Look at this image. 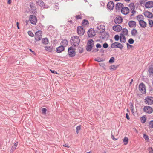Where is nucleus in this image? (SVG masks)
<instances>
[{
    "label": "nucleus",
    "instance_id": "1",
    "mask_svg": "<svg viewBox=\"0 0 153 153\" xmlns=\"http://www.w3.org/2000/svg\"><path fill=\"white\" fill-rule=\"evenodd\" d=\"M80 42V40L79 37L77 36L72 37L71 39V44L74 46H78Z\"/></svg>",
    "mask_w": 153,
    "mask_h": 153
},
{
    "label": "nucleus",
    "instance_id": "2",
    "mask_svg": "<svg viewBox=\"0 0 153 153\" xmlns=\"http://www.w3.org/2000/svg\"><path fill=\"white\" fill-rule=\"evenodd\" d=\"M94 42L92 39L88 40L86 46V50L88 52L91 51L93 47L94 46Z\"/></svg>",
    "mask_w": 153,
    "mask_h": 153
},
{
    "label": "nucleus",
    "instance_id": "3",
    "mask_svg": "<svg viewBox=\"0 0 153 153\" xmlns=\"http://www.w3.org/2000/svg\"><path fill=\"white\" fill-rule=\"evenodd\" d=\"M144 102L146 104L151 105L153 104V97L151 96H147L144 99Z\"/></svg>",
    "mask_w": 153,
    "mask_h": 153
},
{
    "label": "nucleus",
    "instance_id": "4",
    "mask_svg": "<svg viewBox=\"0 0 153 153\" xmlns=\"http://www.w3.org/2000/svg\"><path fill=\"white\" fill-rule=\"evenodd\" d=\"M123 47V46L121 43L118 42H115L111 45V47L109 48H118L122 50Z\"/></svg>",
    "mask_w": 153,
    "mask_h": 153
},
{
    "label": "nucleus",
    "instance_id": "5",
    "mask_svg": "<svg viewBox=\"0 0 153 153\" xmlns=\"http://www.w3.org/2000/svg\"><path fill=\"white\" fill-rule=\"evenodd\" d=\"M105 29V27L102 25L97 26L96 29V31L98 33H103Z\"/></svg>",
    "mask_w": 153,
    "mask_h": 153
},
{
    "label": "nucleus",
    "instance_id": "6",
    "mask_svg": "<svg viewBox=\"0 0 153 153\" xmlns=\"http://www.w3.org/2000/svg\"><path fill=\"white\" fill-rule=\"evenodd\" d=\"M68 54L69 56L71 57H73L75 55L76 52L73 50L72 47H71L68 48Z\"/></svg>",
    "mask_w": 153,
    "mask_h": 153
},
{
    "label": "nucleus",
    "instance_id": "7",
    "mask_svg": "<svg viewBox=\"0 0 153 153\" xmlns=\"http://www.w3.org/2000/svg\"><path fill=\"white\" fill-rule=\"evenodd\" d=\"M42 31L40 30L37 31L35 33V39L37 41H39L42 39Z\"/></svg>",
    "mask_w": 153,
    "mask_h": 153
},
{
    "label": "nucleus",
    "instance_id": "8",
    "mask_svg": "<svg viewBox=\"0 0 153 153\" xmlns=\"http://www.w3.org/2000/svg\"><path fill=\"white\" fill-rule=\"evenodd\" d=\"M29 20L32 24L33 25L36 24L37 19L35 15H30Z\"/></svg>",
    "mask_w": 153,
    "mask_h": 153
},
{
    "label": "nucleus",
    "instance_id": "9",
    "mask_svg": "<svg viewBox=\"0 0 153 153\" xmlns=\"http://www.w3.org/2000/svg\"><path fill=\"white\" fill-rule=\"evenodd\" d=\"M139 89L140 92L143 94L146 93V87L145 85L142 83H140L139 85Z\"/></svg>",
    "mask_w": 153,
    "mask_h": 153
},
{
    "label": "nucleus",
    "instance_id": "10",
    "mask_svg": "<svg viewBox=\"0 0 153 153\" xmlns=\"http://www.w3.org/2000/svg\"><path fill=\"white\" fill-rule=\"evenodd\" d=\"M85 30L82 26H79L77 27V32L80 36L83 35L85 33Z\"/></svg>",
    "mask_w": 153,
    "mask_h": 153
},
{
    "label": "nucleus",
    "instance_id": "11",
    "mask_svg": "<svg viewBox=\"0 0 153 153\" xmlns=\"http://www.w3.org/2000/svg\"><path fill=\"white\" fill-rule=\"evenodd\" d=\"M143 111L144 112L148 114H151L153 112L152 108L149 106H146L144 107Z\"/></svg>",
    "mask_w": 153,
    "mask_h": 153
},
{
    "label": "nucleus",
    "instance_id": "12",
    "mask_svg": "<svg viewBox=\"0 0 153 153\" xmlns=\"http://www.w3.org/2000/svg\"><path fill=\"white\" fill-rule=\"evenodd\" d=\"M122 19L120 16H118L114 20L115 23L117 24H119L122 22Z\"/></svg>",
    "mask_w": 153,
    "mask_h": 153
},
{
    "label": "nucleus",
    "instance_id": "13",
    "mask_svg": "<svg viewBox=\"0 0 153 153\" xmlns=\"http://www.w3.org/2000/svg\"><path fill=\"white\" fill-rule=\"evenodd\" d=\"M88 36L89 37H92L95 35L94 31L92 29H90L88 31Z\"/></svg>",
    "mask_w": 153,
    "mask_h": 153
},
{
    "label": "nucleus",
    "instance_id": "14",
    "mask_svg": "<svg viewBox=\"0 0 153 153\" xmlns=\"http://www.w3.org/2000/svg\"><path fill=\"white\" fill-rule=\"evenodd\" d=\"M129 9L128 7H123L121 9V12L123 14L126 15L129 13Z\"/></svg>",
    "mask_w": 153,
    "mask_h": 153
},
{
    "label": "nucleus",
    "instance_id": "15",
    "mask_svg": "<svg viewBox=\"0 0 153 153\" xmlns=\"http://www.w3.org/2000/svg\"><path fill=\"white\" fill-rule=\"evenodd\" d=\"M114 7V3L112 1H110L107 4V8L110 10L113 9Z\"/></svg>",
    "mask_w": 153,
    "mask_h": 153
},
{
    "label": "nucleus",
    "instance_id": "16",
    "mask_svg": "<svg viewBox=\"0 0 153 153\" xmlns=\"http://www.w3.org/2000/svg\"><path fill=\"white\" fill-rule=\"evenodd\" d=\"M113 29L114 30L117 31L119 32L122 29L121 26L119 25H117L113 26L112 27Z\"/></svg>",
    "mask_w": 153,
    "mask_h": 153
},
{
    "label": "nucleus",
    "instance_id": "17",
    "mask_svg": "<svg viewBox=\"0 0 153 153\" xmlns=\"http://www.w3.org/2000/svg\"><path fill=\"white\" fill-rule=\"evenodd\" d=\"M143 14L146 17L149 18H152L153 16L152 13L149 11H146Z\"/></svg>",
    "mask_w": 153,
    "mask_h": 153
},
{
    "label": "nucleus",
    "instance_id": "18",
    "mask_svg": "<svg viewBox=\"0 0 153 153\" xmlns=\"http://www.w3.org/2000/svg\"><path fill=\"white\" fill-rule=\"evenodd\" d=\"M145 6L146 7L148 8L153 7V1H150L146 2Z\"/></svg>",
    "mask_w": 153,
    "mask_h": 153
},
{
    "label": "nucleus",
    "instance_id": "19",
    "mask_svg": "<svg viewBox=\"0 0 153 153\" xmlns=\"http://www.w3.org/2000/svg\"><path fill=\"white\" fill-rule=\"evenodd\" d=\"M36 4L37 5H39L41 8H45L44 3L42 1L38 0L37 1H36Z\"/></svg>",
    "mask_w": 153,
    "mask_h": 153
},
{
    "label": "nucleus",
    "instance_id": "20",
    "mask_svg": "<svg viewBox=\"0 0 153 153\" xmlns=\"http://www.w3.org/2000/svg\"><path fill=\"white\" fill-rule=\"evenodd\" d=\"M65 49V48L62 46L60 45L56 48V51L58 53H60Z\"/></svg>",
    "mask_w": 153,
    "mask_h": 153
},
{
    "label": "nucleus",
    "instance_id": "21",
    "mask_svg": "<svg viewBox=\"0 0 153 153\" xmlns=\"http://www.w3.org/2000/svg\"><path fill=\"white\" fill-rule=\"evenodd\" d=\"M123 4L118 3L116 4V10H121L122 8L123 7Z\"/></svg>",
    "mask_w": 153,
    "mask_h": 153
},
{
    "label": "nucleus",
    "instance_id": "22",
    "mask_svg": "<svg viewBox=\"0 0 153 153\" xmlns=\"http://www.w3.org/2000/svg\"><path fill=\"white\" fill-rule=\"evenodd\" d=\"M140 26L142 28H145L147 26V23L143 20H140L139 22Z\"/></svg>",
    "mask_w": 153,
    "mask_h": 153
},
{
    "label": "nucleus",
    "instance_id": "23",
    "mask_svg": "<svg viewBox=\"0 0 153 153\" xmlns=\"http://www.w3.org/2000/svg\"><path fill=\"white\" fill-rule=\"evenodd\" d=\"M128 25L130 27H135L136 26V22L134 21H130L128 22Z\"/></svg>",
    "mask_w": 153,
    "mask_h": 153
},
{
    "label": "nucleus",
    "instance_id": "24",
    "mask_svg": "<svg viewBox=\"0 0 153 153\" xmlns=\"http://www.w3.org/2000/svg\"><path fill=\"white\" fill-rule=\"evenodd\" d=\"M61 45L62 46L64 47L67 46L68 44V42L66 39L63 40L60 43Z\"/></svg>",
    "mask_w": 153,
    "mask_h": 153
},
{
    "label": "nucleus",
    "instance_id": "25",
    "mask_svg": "<svg viewBox=\"0 0 153 153\" xmlns=\"http://www.w3.org/2000/svg\"><path fill=\"white\" fill-rule=\"evenodd\" d=\"M120 42H121L125 43L126 42V38L122 34L120 35Z\"/></svg>",
    "mask_w": 153,
    "mask_h": 153
},
{
    "label": "nucleus",
    "instance_id": "26",
    "mask_svg": "<svg viewBox=\"0 0 153 153\" xmlns=\"http://www.w3.org/2000/svg\"><path fill=\"white\" fill-rule=\"evenodd\" d=\"M120 34L124 35H127L128 34V30L126 28H123L122 29L121 33Z\"/></svg>",
    "mask_w": 153,
    "mask_h": 153
},
{
    "label": "nucleus",
    "instance_id": "27",
    "mask_svg": "<svg viewBox=\"0 0 153 153\" xmlns=\"http://www.w3.org/2000/svg\"><path fill=\"white\" fill-rule=\"evenodd\" d=\"M137 19L140 22V20H143L144 19V16L142 15H139L137 17Z\"/></svg>",
    "mask_w": 153,
    "mask_h": 153
},
{
    "label": "nucleus",
    "instance_id": "28",
    "mask_svg": "<svg viewBox=\"0 0 153 153\" xmlns=\"http://www.w3.org/2000/svg\"><path fill=\"white\" fill-rule=\"evenodd\" d=\"M138 33L137 30L135 29H133L131 31V34L132 36H135Z\"/></svg>",
    "mask_w": 153,
    "mask_h": 153
},
{
    "label": "nucleus",
    "instance_id": "29",
    "mask_svg": "<svg viewBox=\"0 0 153 153\" xmlns=\"http://www.w3.org/2000/svg\"><path fill=\"white\" fill-rule=\"evenodd\" d=\"M42 43L46 45L48 43V40L47 38H44L42 40Z\"/></svg>",
    "mask_w": 153,
    "mask_h": 153
},
{
    "label": "nucleus",
    "instance_id": "30",
    "mask_svg": "<svg viewBox=\"0 0 153 153\" xmlns=\"http://www.w3.org/2000/svg\"><path fill=\"white\" fill-rule=\"evenodd\" d=\"M148 72L150 76L153 75V68L152 67L150 68L148 70Z\"/></svg>",
    "mask_w": 153,
    "mask_h": 153
},
{
    "label": "nucleus",
    "instance_id": "31",
    "mask_svg": "<svg viewBox=\"0 0 153 153\" xmlns=\"http://www.w3.org/2000/svg\"><path fill=\"white\" fill-rule=\"evenodd\" d=\"M128 141V139L127 137H125L123 139V142L124 144L125 145H127Z\"/></svg>",
    "mask_w": 153,
    "mask_h": 153
},
{
    "label": "nucleus",
    "instance_id": "32",
    "mask_svg": "<svg viewBox=\"0 0 153 153\" xmlns=\"http://www.w3.org/2000/svg\"><path fill=\"white\" fill-rule=\"evenodd\" d=\"M129 7L131 10H132L133 9H135V8L134 4L133 3H131L129 5Z\"/></svg>",
    "mask_w": 153,
    "mask_h": 153
},
{
    "label": "nucleus",
    "instance_id": "33",
    "mask_svg": "<svg viewBox=\"0 0 153 153\" xmlns=\"http://www.w3.org/2000/svg\"><path fill=\"white\" fill-rule=\"evenodd\" d=\"M146 120V117L145 116H143L141 119V122L142 123H144Z\"/></svg>",
    "mask_w": 153,
    "mask_h": 153
},
{
    "label": "nucleus",
    "instance_id": "34",
    "mask_svg": "<svg viewBox=\"0 0 153 153\" xmlns=\"http://www.w3.org/2000/svg\"><path fill=\"white\" fill-rule=\"evenodd\" d=\"M45 49L46 51H48L49 52H51L52 51V47L51 46L46 47H45Z\"/></svg>",
    "mask_w": 153,
    "mask_h": 153
},
{
    "label": "nucleus",
    "instance_id": "35",
    "mask_svg": "<svg viewBox=\"0 0 153 153\" xmlns=\"http://www.w3.org/2000/svg\"><path fill=\"white\" fill-rule=\"evenodd\" d=\"M149 24L151 27L153 26V21L151 19H149Z\"/></svg>",
    "mask_w": 153,
    "mask_h": 153
},
{
    "label": "nucleus",
    "instance_id": "36",
    "mask_svg": "<svg viewBox=\"0 0 153 153\" xmlns=\"http://www.w3.org/2000/svg\"><path fill=\"white\" fill-rule=\"evenodd\" d=\"M83 25L85 26L88 24V22L86 20H84L82 22Z\"/></svg>",
    "mask_w": 153,
    "mask_h": 153
},
{
    "label": "nucleus",
    "instance_id": "37",
    "mask_svg": "<svg viewBox=\"0 0 153 153\" xmlns=\"http://www.w3.org/2000/svg\"><path fill=\"white\" fill-rule=\"evenodd\" d=\"M30 8H29L30 10L31 11L34 8V6L33 3L30 4Z\"/></svg>",
    "mask_w": 153,
    "mask_h": 153
},
{
    "label": "nucleus",
    "instance_id": "38",
    "mask_svg": "<svg viewBox=\"0 0 153 153\" xmlns=\"http://www.w3.org/2000/svg\"><path fill=\"white\" fill-rule=\"evenodd\" d=\"M114 58L113 57H111L110 58V59L109 60V62L111 63H112L114 62Z\"/></svg>",
    "mask_w": 153,
    "mask_h": 153
},
{
    "label": "nucleus",
    "instance_id": "39",
    "mask_svg": "<svg viewBox=\"0 0 153 153\" xmlns=\"http://www.w3.org/2000/svg\"><path fill=\"white\" fill-rule=\"evenodd\" d=\"M117 68V66H115L114 65H112L111 66L110 68V70H116Z\"/></svg>",
    "mask_w": 153,
    "mask_h": 153
},
{
    "label": "nucleus",
    "instance_id": "40",
    "mask_svg": "<svg viewBox=\"0 0 153 153\" xmlns=\"http://www.w3.org/2000/svg\"><path fill=\"white\" fill-rule=\"evenodd\" d=\"M149 128H153V120L151 121L149 123Z\"/></svg>",
    "mask_w": 153,
    "mask_h": 153
},
{
    "label": "nucleus",
    "instance_id": "41",
    "mask_svg": "<svg viewBox=\"0 0 153 153\" xmlns=\"http://www.w3.org/2000/svg\"><path fill=\"white\" fill-rule=\"evenodd\" d=\"M54 29V27L52 25H50L48 28V30H53Z\"/></svg>",
    "mask_w": 153,
    "mask_h": 153
},
{
    "label": "nucleus",
    "instance_id": "42",
    "mask_svg": "<svg viewBox=\"0 0 153 153\" xmlns=\"http://www.w3.org/2000/svg\"><path fill=\"white\" fill-rule=\"evenodd\" d=\"M76 132L77 134H78L79 131L81 129V126H77L76 128Z\"/></svg>",
    "mask_w": 153,
    "mask_h": 153
},
{
    "label": "nucleus",
    "instance_id": "43",
    "mask_svg": "<svg viewBox=\"0 0 153 153\" xmlns=\"http://www.w3.org/2000/svg\"><path fill=\"white\" fill-rule=\"evenodd\" d=\"M128 42L130 44H133L134 42V40L132 38H130L128 40Z\"/></svg>",
    "mask_w": 153,
    "mask_h": 153
},
{
    "label": "nucleus",
    "instance_id": "44",
    "mask_svg": "<svg viewBox=\"0 0 153 153\" xmlns=\"http://www.w3.org/2000/svg\"><path fill=\"white\" fill-rule=\"evenodd\" d=\"M28 35L31 37H33L34 36V34L31 31H28Z\"/></svg>",
    "mask_w": 153,
    "mask_h": 153
},
{
    "label": "nucleus",
    "instance_id": "45",
    "mask_svg": "<svg viewBox=\"0 0 153 153\" xmlns=\"http://www.w3.org/2000/svg\"><path fill=\"white\" fill-rule=\"evenodd\" d=\"M147 150L149 151V153H153V149L152 147H149L147 149Z\"/></svg>",
    "mask_w": 153,
    "mask_h": 153
},
{
    "label": "nucleus",
    "instance_id": "46",
    "mask_svg": "<svg viewBox=\"0 0 153 153\" xmlns=\"http://www.w3.org/2000/svg\"><path fill=\"white\" fill-rule=\"evenodd\" d=\"M120 38V36L118 35H115L114 37V39L116 41H118Z\"/></svg>",
    "mask_w": 153,
    "mask_h": 153
},
{
    "label": "nucleus",
    "instance_id": "47",
    "mask_svg": "<svg viewBox=\"0 0 153 153\" xmlns=\"http://www.w3.org/2000/svg\"><path fill=\"white\" fill-rule=\"evenodd\" d=\"M47 110L45 108H43L42 109V114H45L46 113Z\"/></svg>",
    "mask_w": 153,
    "mask_h": 153
},
{
    "label": "nucleus",
    "instance_id": "48",
    "mask_svg": "<svg viewBox=\"0 0 153 153\" xmlns=\"http://www.w3.org/2000/svg\"><path fill=\"white\" fill-rule=\"evenodd\" d=\"M108 46V45L107 43H104L103 45V47L105 48H107Z\"/></svg>",
    "mask_w": 153,
    "mask_h": 153
},
{
    "label": "nucleus",
    "instance_id": "49",
    "mask_svg": "<svg viewBox=\"0 0 153 153\" xmlns=\"http://www.w3.org/2000/svg\"><path fill=\"white\" fill-rule=\"evenodd\" d=\"M143 137L146 140H149V138L148 136L145 134H144L143 135Z\"/></svg>",
    "mask_w": 153,
    "mask_h": 153
},
{
    "label": "nucleus",
    "instance_id": "50",
    "mask_svg": "<svg viewBox=\"0 0 153 153\" xmlns=\"http://www.w3.org/2000/svg\"><path fill=\"white\" fill-rule=\"evenodd\" d=\"M147 0H140V3L141 4H143Z\"/></svg>",
    "mask_w": 153,
    "mask_h": 153
},
{
    "label": "nucleus",
    "instance_id": "51",
    "mask_svg": "<svg viewBox=\"0 0 153 153\" xmlns=\"http://www.w3.org/2000/svg\"><path fill=\"white\" fill-rule=\"evenodd\" d=\"M135 9H133L131 11L132 14L131 15V16H133L136 13V11L134 10Z\"/></svg>",
    "mask_w": 153,
    "mask_h": 153
},
{
    "label": "nucleus",
    "instance_id": "52",
    "mask_svg": "<svg viewBox=\"0 0 153 153\" xmlns=\"http://www.w3.org/2000/svg\"><path fill=\"white\" fill-rule=\"evenodd\" d=\"M103 34H104V35H105V36H102V38L104 39L106 37H108V35L107 33H103Z\"/></svg>",
    "mask_w": 153,
    "mask_h": 153
},
{
    "label": "nucleus",
    "instance_id": "53",
    "mask_svg": "<svg viewBox=\"0 0 153 153\" xmlns=\"http://www.w3.org/2000/svg\"><path fill=\"white\" fill-rule=\"evenodd\" d=\"M16 146H14V145H13L11 148V151L12 152H13V151L16 149Z\"/></svg>",
    "mask_w": 153,
    "mask_h": 153
},
{
    "label": "nucleus",
    "instance_id": "54",
    "mask_svg": "<svg viewBox=\"0 0 153 153\" xmlns=\"http://www.w3.org/2000/svg\"><path fill=\"white\" fill-rule=\"evenodd\" d=\"M76 18L77 19H81L82 17L80 15H77L76 16Z\"/></svg>",
    "mask_w": 153,
    "mask_h": 153
},
{
    "label": "nucleus",
    "instance_id": "55",
    "mask_svg": "<svg viewBox=\"0 0 153 153\" xmlns=\"http://www.w3.org/2000/svg\"><path fill=\"white\" fill-rule=\"evenodd\" d=\"M96 47L97 48H100L101 47V45L100 44L97 43L96 45Z\"/></svg>",
    "mask_w": 153,
    "mask_h": 153
},
{
    "label": "nucleus",
    "instance_id": "56",
    "mask_svg": "<svg viewBox=\"0 0 153 153\" xmlns=\"http://www.w3.org/2000/svg\"><path fill=\"white\" fill-rule=\"evenodd\" d=\"M100 66L104 68L105 66V64L103 63H100L99 64Z\"/></svg>",
    "mask_w": 153,
    "mask_h": 153
},
{
    "label": "nucleus",
    "instance_id": "57",
    "mask_svg": "<svg viewBox=\"0 0 153 153\" xmlns=\"http://www.w3.org/2000/svg\"><path fill=\"white\" fill-rule=\"evenodd\" d=\"M126 45H127V47L128 49H129L130 48H131L132 47V45H131L128 44V43H127Z\"/></svg>",
    "mask_w": 153,
    "mask_h": 153
},
{
    "label": "nucleus",
    "instance_id": "58",
    "mask_svg": "<svg viewBox=\"0 0 153 153\" xmlns=\"http://www.w3.org/2000/svg\"><path fill=\"white\" fill-rule=\"evenodd\" d=\"M111 138L114 140H117V139H116L114 138V135L112 134L111 135Z\"/></svg>",
    "mask_w": 153,
    "mask_h": 153
},
{
    "label": "nucleus",
    "instance_id": "59",
    "mask_svg": "<svg viewBox=\"0 0 153 153\" xmlns=\"http://www.w3.org/2000/svg\"><path fill=\"white\" fill-rule=\"evenodd\" d=\"M50 71L51 72V73H55V74H58L57 73L56 71H55L54 70H52L51 69L50 70Z\"/></svg>",
    "mask_w": 153,
    "mask_h": 153
},
{
    "label": "nucleus",
    "instance_id": "60",
    "mask_svg": "<svg viewBox=\"0 0 153 153\" xmlns=\"http://www.w3.org/2000/svg\"><path fill=\"white\" fill-rule=\"evenodd\" d=\"M63 146H65V147H66L68 148H69L70 147L69 145L68 144H63Z\"/></svg>",
    "mask_w": 153,
    "mask_h": 153
},
{
    "label": "nucleus",
    "instance_id": "61",
    "mask_svg": "<svg viewBox=\"0 0 153 153\" xmlns=\"http://www.w3.org/2000/svg\"><path fill=\"white\" fill-rule=\"evenodd\" d=\"M95 61H97L98 62H100V61H101V59L100 58L98 59H95Z\"/></svg>",
    "mask_w": 153,
    "mask_h": 153
},
{
    "label": "nucleus",
    "instance_id": "62",
    "mask_svg": "<svg viewBox=\"0 0 153 153\" xmlns=\"http://www.w3.org/2000/svg\"><path fill=\"white\" fill-rule=\"evenodd\" d=\"M126 119H127L128 120H129L130 119L129 117L128 113H126Z\"/></svg>",
    "mask_w": 153,
    "mask_h": 153
},
{
    "label": "nucleus",
    "instance_id": "63",
    "mask_svg": "<svg viewBox=\"0 0 153 153\" xmlns=\"http://www.w3.org/2000/svg\"><path fill=\"white\" fill-rule=\"evenodd\" d=\"M33 11H32V12L33 13H36V9H33Z\"/></svg>",
    "mask_w": 153,
    "mask_h": 153
},
{
    "label": "nucleus",
    "instance_id": "64",
    "mask_svg": "<svg viewBox=\"0 0 153 153\" xmlns=\"http://www.w3.org/2000/svg\"><path fill=\"white\" fill-rule=\"evenodd\" d=\"M11 3V0H8L7 3L9 4H10Z\"/></svg>",
    "mask_w": 153,
    "mask_h": 153
}]
</instances>
